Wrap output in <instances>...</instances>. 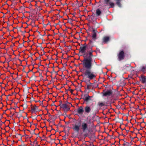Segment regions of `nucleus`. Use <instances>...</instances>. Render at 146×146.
I'll list each match as a JSON object with an SVG mask.
<instances>
[{
	"label": "nucleus",
	"instance_id": "nucleus-1",
	"mask_svg": "<svg viewBox=\"0 0 146 146\" xmlns=\"http://www.w3.org/2000/svg\"><path fill=\"white\" fill-rule=\"evenodd\" d=\"M89 42L88 44L86 42L82 45L79 49V53L82 54L84 58L83 61L92 63V57L94 56L93 53L96 52V50H93V41L91 40H89Z\"/></svg>",
	"mask_w": 146,
	"mask_h": 146
},
{
	"label": "nucleus",
	"instance_id": "nucleus-9",
	"mask_svg": "<svg viewBox=\"0 0 146 146\" xmlns=\"http://www.w3.org/2000/svg\"><path fill=\"white\" fill-rule=\"evenodd\" d=\"M105 3L107 5H109L110 8H113L114 6L113 3L110 1V0H104Z\"/></svg>",
	"mask_w": 146,
	"mask_h": 146
},
{
	"label": "nucleus",
	"instance_id": "nucleus-8",
	"mask_svg": "<svg viewBox=\"0 0 146 146\" xmlns=\"http://www.w3.org/2000/svg\"><path fill=\"white\" fill-rule=\"evenodd\" d=\"M139 78L142 84H145L146 83V76H145L144 74H141Z\"/></svg>",
	"mask_w": 146,
	"mask_h": 146
},
{
	"label": "nucleus",
	"instance_id": "nucleus-7",
	"mask_svg": "<svg viewBox=\"0 0 146 146\" xmlns=\"http://www.w3.org/2000/svg\"><path fill=\"white\" fill-rule=\"evenodd\" d=\"M60 105L61 108L62 109L65 111L67 112L70 110L69 106L66 104H60Z\"/></svg>",
	"mask_w": 146,
	"mask_h": 146
},
{
	"label": "nucleus",
	"instance_id": "nucleus-12",
	"mask_svg": "<svg viewBox=\"0 0 146 146\" xmlns=\"http://www.w3.org/2000/svg\"><path fill=\"white\" fill-rule=\"evenodd\" d=\"M31 111L32 113H35L37 112L36 108L37 107L35 105V106H31Z\"/></svg>",
	"mask_w": 146,
	"mask_h": 146
},
{
	"label": "nucleus",
	"instance_id": "nucleus-17",
	"mask_svg": "<svg viewBox=\"0 0 146 146\" xmlns=\"http://www.w3.org/2000/svg\"><path fill=\"white\" fill-rule=\"evenodd\" d=\"M140 71L142 72L144 74L146 73V66H143L141 67Z\"/></svg>",
	"mask_w": 146,
	"mask_h": 146
},
{
	"label": "nucleus",
	"instance_id": "nucleus-4",
	"mask_svg": "<svg viewBox=\"0 0 146 146\" xmlns=\"http://www.w3.org/2000/svg\"><path fill=\"white\" fill-rule=\"evenodd\" d=\"M104 96H110L112 95L113 92L112 90L109 87H106L102 93Z\"/></svg>",
	"mask_w": 146,
	"mask_h": 146
},
{
	"label": "nucleus",
	"instance_id": "nucleus-21",
	"mask_svg": "<svg viewBox=\"0 0 146 146\" xmlns=\"http://www.w3.org/2000/svg\"><path fill=\"white\" fill-rule=\"evenodd\" d=\"M105 111H103L102 112V113L104 114L105 115V114L104 113Z\"/></svg>",
	"mask_w": 146,
	"mask_h": 146
},
{
	"label": "nucleus",
	"instance_id": "nucleus-15",
	"mask_svg": "<svg viewBox=\"0 0 146 146\" xmlns=\"http://www.w3.org/2000/svg\"><path fill=\"white\" fill-rule=\"evenodd\" d=\"M110 38L108 36H105L103 38V42L104 43H107L110 40Z\"/></svg>",
	"mask_w": 146,
	"mask_h": 146
},
{
	"label": "nucleus",
	"instance_id": "nucleus-3",
	"mask_svg": "<svg viewBox=\"0 0 146 146\" xmlns=\"http://www.w3.org/2000/svg\"><path fill=\"white\" fill-rule=\"evenodd\" d=\"M82 123V121L80 120L73 125L72 129L74 131L78 133L81 129L84 132L88 129V123L85 122Z\"/></svg>",
	"mask_w": 146,
	"mask_h": 146
},
{
	"label": "nucleus",
	"instance_id": "nucleus-13",
	"mask_svg": "<svg viewBox=\"0 0 146 146\" xmlns=\"http://www.w3.org/2000/svg\"><path fill=\"white\" fill-rule=\"evenodd\" d=\"M93 34L92 35V37L93 39L95 40L97 38V34L94 29L92 30Z\"/></svg>",
	"mask_w": 146,
	"mask_h": 146
},
{
	"label": "nucleus",
	"instance_id": "nucleus-11",
	"mask_svg": "<svg viewBox=\"0 0 146 146\" xmlns=\"http://www.w3.org/2000/svg\"><path fill=\"white\" fill-rule=\"evenodd\" d=\"M84 111L85 113H89L91 111V109L90 106H86L84 108Z\"/></svg>",
	"mask_w": 146,
	"mask_h": 146
},
{
	"label": "nucleus",
	"instance_id": "nucleus-19",
	"mask_svg": "<svg viewBox=\"0 0 146 146\" xmlns=\"http://www.w3.org/2000/svg\"><path fill=\"white\" fill-rule=\"evenodd\" d=\"M117 2L116 3V4L117 5H118L119 7H121V4L120 2V1L121 0H115Z\"/></svg>",
	"mask_w": 146,
	"mask_h": 146
},
{
	"label": "nucleus",
	"instance_id": "nucleus-5",
	"mask_svg": "<svg viewBox=\"0 0 146 146\" xmlns=\"http://www.w3.org/2000/svg\"><path fill=\"white\" fill-rule=\"evenodd\" d=\"M92 97V96H90L88 94H86L83 98L84 102L87 104L89 101L92 100L91 98Z\"/></svg>",
	"mask_w": 146,
	"mask_h": 146
},
{
	"label": "nucleus",
	"instance_id": "nucleus-20",
	"mask_svg": "<svg viewBox=\"0 0 146 146\" xmlns=\"http://www.w3.org/2000/svg\"><path fill=\"white\" fill-rule=\"evenodd\" d=\"M123 146H130V145L127 142H124L123 143Z\"/></svg>",
	"mask_w": 146,
	"mask_h": 146
},
{
	"label": "nucleus",
	"instance_id": "nucleus-16",
	"mask_svg": "<svg viewBox=\"0 0 146 146\" xmlns=\"http://www.w3.org/2000/svg\"><path fill=\"white\" fill-rule=\"evenodd\" d=\"M102 13V11L100 9H97L96 10V14L97 16H100L101 15Z\"/></svg>",
	"mask_w": 146,
	"mask_h": 146
},
{
	"label": "nucleus",
	"instance_id": "nucleus-6",
	"mask_svg": "<svg viewBox=\"0 0 146 146\" xmlns=\"http://www.w3.org/2000/svg\"><path fill=\"white\" fill-rule=\"evenodd\" d=\"M117 56L119 61H121L123 60L125 57L124 52L123 50L120 51L119 52Z\"/></svg>",
	"mask_w": 146,
	"mask_h": 146
},
{
	"label": "nucleus",
	"instance_id": "nucleus-14",
	"mask_svg": "<svg viewBox=\"0 0 146 146\" xmlns=\"http://www.w3.org/2000/svg\"><path fill=\"white\" fill-rule=\"evenodd\" d=\"M98 106L100 108H101L103 106H106V104L104 102H99L98 103Z\"/></svg>",
	"mask_w": 146,
	"mask_h": 146
},
{
	"label": "nucleus",
	"instance_id": "nucleus-18",
	"mask_svg": "<svg viewBox=\"0 0 146 146\" xmlns=\"http://www.w3.org/2000/svg\"><path fill=\"white\" fill-rule=\"evenodd\" d=\"M92 85L91 84H88L86 86V89L87 90H90L91 88Z\"/></svg>",
	"mask_w": 146,
	"mask_h": 146
},
{
	"label": "nucleus",
	"instance_id": "nucleus-2",
	"mask_svg": "<svg viewBox=\"0 0 146 146\" xmlns=\"http://www.w3.org/2000/svg\"><path fill=\"white\" fill-rule=\"evenodd\" d=\"M82 68L80 71L82 75L90 80L95 79L96 77V74L91 70L92 63L82 61Z\"/></svg>",
	"mask_w": 146,
	"mask_h": 146
},
{
	"label": "nucleus",
	"instance_id": "nucleus-10",
	"mask_svg": "<svg viewBox=\"0 0 146 146\" xmlns=\"http://www.w3.org/2000/svg\"><path fill=\"white\" fill-rule=\"evenodd\" d=\"M77 112L79 114L82 115L83 114L84 112L83 108L82 106H80L77 109Z\"/></svg>",
	"mask_w": 146,
	"mask_h": 146
}]
</instances>
